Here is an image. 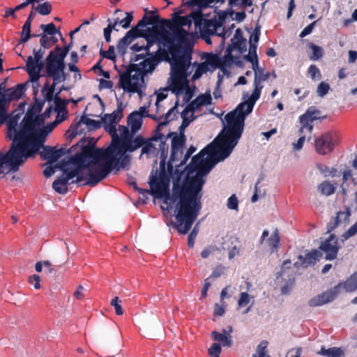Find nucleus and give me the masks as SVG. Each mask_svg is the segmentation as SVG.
Instances as JSON below:
<instances>
[{"label": "nucleus", "instance_id": "nucleus-1", "mask_svg": "<svg viewBox=\"0 0 357 357\" xmlns=\"http://www.w3.org/2000/svg\"><path fill=\"white\" fill-rule=\"evenodd\" d=\"M227 146L215 139L197 155L192 158L187 166V176L181 188L174 187L169 195V179L164 172L158 176H151L149 181L150 190H139L140 193L149 192L156 198H165L164 203L174 206L176 227L181 234H185L199 215L202 208V189L205 182L204 178L212 168L228 156H225Z\"/></svg>", "mask_w": 357, "mask_h": 357}, {"label": "nucleus", "instance_id": "nucleus-2", "mask_svg": "<svg viewBox=\"0 0 357 357\" xmlns=\"http://www.w3.org/2000/svg\"><path fill=\"white\" fill-rule=\"evenodd\" d=\"M40 107H33L24 115L18 125L20 117L16 115L7 121V136L13 140L6 153H0V176L18 171L19 167L30 157L38 153L52 132L54 124L61 123L67 118V111L60 109L54 123L44 127V117L39 115Z\"/></svg>", "mask_w": 357, "mask_h": 357}, {"label": "nucleus", "instance_id": "nucleus-3", "mask_svg": "<svg viewBox=\"0 0 357 357\" xmlns=\"http://www.w3.org/2000/svg\"><path fill=\"white\" fill-rule=\"evenodd\" d=\"M252 69L255 73L254 90L250 96L243 95L245 101L240 103L232 112L228 113L225 117L226 123L223 129L215 137V142L222 141L228 148L225 156H229L241 138L245 117L252 112L257 100L260 98L262 82L266 81L270 73H264L259 66V63H253Z\"/></svg>", "mask_w": 357, "mask_h": 357}, {"label": "nucleus", "instance_id": "nucleus-4", "mask_svg": "<svg viewBox=\"0 0 357 357\" xmlns=\"http://www.w3.org/2000/svg\"><path fill=\"white\" fill-rule=\"evenodd\" d=\"M201 20L202 15L197 12H194L190 15L179 17L176 24L171 28V31L162 29L149 36L145 49L149 50L154 43H156L158 47L157 52L162 47L164 51L171 56V59H181L185 54L190 59V52L183 47L188 44L191 38L189 31L192 23L194 22L195 29H197Z\"/></svg>", "mask_w": 357, "mask_h": 357}, {"label": "nucleus", "instance_id": "nucleus-5", "mask_svg": "<svg viewBox=\"0 0 357 357\" xmlns=\"http://www.w3.org/2000/svg\"><path fill=\"white\" fill-rule=\"evenodd\" d=\"M63 174L52 183L53 189L59 194H65L68 191V183L77 176V182L88 178L86 184L94 186L103 178L99 166L89 156L84 149L81 153L72 156L61 167Z\"/></svg>", "mask_w": 357, "mask_h": 357}, {"label": "nucleus", "instance_id": "nucleus-6", "mask_svg": "<svg viewBox=\"0 0 357 357\" xmlns=\"http://www.w3.org/2000/svg\"><path fill=\"white\" fill-rule=\"evenodd\" d=\"M189 56L185 54L181 59L170 60V77L167 81L171 91L177 98H181L183 102H188L193 96V92L189 86L188 70L190 68Z\"/></svg>", "mask_w": 357, "mask_h": 357}, {"label": "nucleus", "instance_id": "nucleus-7", "mask_svg": "<svg viewBox=\"0 0 357 357\" xmlns=\"http://www.w3.org/2000/svg\"><path fill=\"white\" fill-rule=\"evenodd\" d=\"M144 142L145 140L141 137L132 139L130 136L109 158L99 164L100 178H105L114 169L119 170L121 168H126L130 162L126 152H133L139 147L142 148Z\"/></svg>", "mask_w": 357, "mask_h": 357}, {"label": "nucleus", "instance_id": "nucleus-8", "mask_svg": "<svg viewBox=\"0 0 357 357\" xmlns=\"http://www.w3.org/2000/svg\"><path fill=\"white\" fill-rule=\"evenodd\" d=\"M142 64V67L140 68H132L120 73L118 82L119 87L125 92L137 93L140 97L144 74L151 73L158 65V61L155 59H147Z\"/></svg>", "mask_w": 357, "mask_h": 357}, {"label": "nucleus", "instance_id": "nucleus-9", "mask_svg": "<svg viewBox=\"0 0 357 357\" xmlns=\"http://www.w3.org/2000/svg\"><path fill=\"white\" fill-rule=\"evenodd\" d=\"M109 134L112 138V144L106 149H84L98 165L109 158L131 136L128 128L123 126H119L118 130L115 128V134Z\"/></svg>", "mask_w": 357, "mask_h": 357}, {"label": "nucleus", "instance_id": "nucleus-10", "mask_svg": "<svg viewBox=\"0 0 357 357\" xmlns=\"http://www.w3.org/2000/svg\"><path fill=\"white\" fill-rule=\"evenodd\" d=\"M64 69V61L58 57L56 52H50L46 58V73L48 77L53 79L54 84L65 81Z\"/></svg>", "mask_w": 357, "mask_h": 357}, {"label": "nucleus", "instance_id": "nucleus-11", "mask_svg": "<svg viewBox=\"0 0 357 357\" xmlns=\"http://www.w3.org/2000/svg\"><path fill=\"white\" fill-rule=\"evenodd\" d=\"M34 56H29L26 60V68L30 79L33 82V88L38 86V79L40 77V71L43 67L42 59L45 54V50L39 49L38 51L33 50Z\"/></svg>", "mask_w": 357, "mask_h": 357}, {"label": "nucleus", "instance_id": "nucleus-12", "mask_svg": "<svg viewBox=\"0 0 357 357\" xmlns=\"http://www.w3.org/2000/svg\"><path fill=\"white\" fill-rule=\"evenodd\" d=\"M225 14H222L215 17L213 19L207 20L202 16V20L197 26V29L199 30L202 35H216L218 36L219 34L223 33V24H225Z\"/></svg>", "mask_w": 357, "mask_h": 357}, {"label": "nucleus", "instance_id": "nucleus-13", "mask_svg": "<svg viewBox=\"0 0 357 357\" xmlns=\"http://www.w3.org/2000/svg\"><path fill=\"white\" fill-rule=\"evenodd\" d=\"M337 144V136L331 132H326L315 139L314 148L317 153L324 155L331 153Z\"/></svg>", "mask_w": 357, "mask_h": 357}, {"label": "nucleus", "instance_id": "nucleus-14", "mask_svg": "<svg viewBox=\"0 0 357 357\" xmlns=\"http://www.w3.org/2000/svg\"><path fill=\"white\" fill-rule=\"evenodd\" d=\"M295 270L291 267L290 260H285L282 266L280 271L278 273L277 281L278 283H284L281 291L282 294L287 293L288 286H291L294 282Z\"/></svg>", "mask_w": 357, "mask_h": 357}, {"label": "nucleus", "instance_id": "nucleus-15", "mask_svg": "<svg viewBox=\"0 0 357 357\" xmlns=\"http://www.w3.org/2000/svg\"><path fill=\"white\" fill-rule=\"evenodd\" d=\"M123 103L121 102H118L116 109H115L112 114H105L103 116L102 121L105 124V130L109 133L115 134L116 126L123 117Z\"/></svg>", "mask_w": 357, "mask_h": 357}, {"label": "nucleus", "instance_id": "nucleus-16", "mask_svg": "<svg viewBox=\"0 0 357 357\" xmlns=\"http://www.w3.org/2000/svg\"><path fill=\"white\" fill-rule=\"evenodd\" d=\"M319 248L325 252L326 260L335 259L339 251L337 237L334 234L330 235L326 240L321 243Z\"/></svg>", "mask_w": 357, "mask_h": 357}, {"label": "nucleus", "instance_id": "nucleus-17", "mask_svg": "<svg viewBox=\"0 0 357 357\" xmlns=\"http://www.w3.org/2000/svg\"><path fill=\"white\" fill-rule=\"evenodd\" d=\"M159 146L162 149V154L165 153V144L162 142L161 139L153 137L148 141L144 142V144L142 149L141 156L144 154L147 158L155 156L158 153V147Z\"/></svg>", "mask_w": 357, "mask_h": 357}, {"label": "nucleus", "instance_id": "nucleus-18", "mask_svg": "<svg viewBox=\"0 0 357 357\" xmlns=\"http://www.w3.org/2000/svg\"><path fill=\"white\" fill-rule=\"evenodd\" d=\"M339 294L338 287H334L328 291L312 298L309 301V305L312 307L321 306L333 301Z\"/></svg>", "mask_w": 357, "mask_h": 357}, {"label": "nucleus", "instance_id": "nucleus-19", "mask_svg": "<svg viewBox=\"0 0 357 357\" xmlns=\"http://www.w3.org/2000/svg\"><path fill=\"white\" fill-rule=\"evenodd\" d=\"M201 107H202V106L199 102H196V99H195L183 109L181 114L183 119L181 130L185 129L189 126L190 122L195 119L193 116L194 113L200 110Z\"/></svg>", "mask_w": 357, "mask_h": 357}, {"label": "nucleus", "instance_id": "nucleus-20", "mask_svg": "<svg viewBox=\"0 0 357 357\" xmlns=\"http://www.w3.org/2000/svg\"><path fill=\"white\" fill-rule=\"evenodd\" d=\"M226 0H199V4L202 7H213L218 4L224 3ZM229 5L231 7L236 6H250L252 5L251 0H228Z\"/></svg>", "mask_w": 357, "mask_h": 357}, {"label": "nucleus", "instance_id": "nucleus-21", "mask_svg": "<svg viewBox=\"0 0 357 357\" xmlns=\"http://www.w3.org/2000/svg\"><path fill=\"white\" fill-rule=\"evenodd\" d=\"M321 257V253L319 250H314L307 253L305 257L300 255L298 259L301 261V266L306 268L314 265L316 262L319 260Z\"/></svg>", "mask_w": 357, "mask_h": 357}, {"label": "nucleus", "instance_id": "nucleus-22", "mask_svg": "<svg viewBox=\"0 0 357 357\" xmlns=\"http://www.w3.org/2000/svg\"><path fill=\"white\" fill-rule=\"evenodd\" d=\"M138 36V30L132 28L128 31L124 37L119 42L117 49L119 51L124 52L126 47L132 43V41Z\"/></svg>", "mask_w": 357, "mask_h": 357}, {"label": "nucleus", "instance_id": "nucleus-23", "mask_svg": "<svg viewBox=\"0 0 357 357\" xmlns=\"http://www.w3.org/2000/svg\"><path fill=\"white\" fill-rule=\"evenodd\" d=\"M62 155V149H56L52 146H44L40 153L41 157L50 162H56Z\"/></svg>", "mask_w": 357, "mask_h": 357}, {"label": "nucleus", "instance_id": "nucleus-24", "mask_svg": "<svg viewBox=\"0 0 357 357\" xmlns=\"http://www.w3.org/2000/svg\"><path fill=\"white\" fill-rule=\"evenodd\" d=\"M180 130V136L174 137L172 139V153L171 158H174L175 155L178 154L181 152L182 148L185 142V137L183 132L185 129Z\"/></svg>", "mask_w": 357, "mask_h": 357}, {"label": "nucleus", "instance_id": "nucleus-25", "mask_svg": "<svg viewBox=\"0 0 357 357\" xmlns=\"http://www.w3.org/2000/svg\"><path fill=\"white\" fill-rule=\"evenodd\" d=\"M335 287H338V292L340 289H344L347 292H353L357 289V271L354 273L344 282H340Z\"/></svg>", "mask_w": 357, "mask_h": 357}, {"label": "nucleus", "instance_id": "nucleus-26", "mask_svg": "<svg viewBox=\"0 0 357 357\" xmlns=\"http://www.w3.org/2000/svg\"><path fill=\"white\" fill-rule=\"evenodd\" d=\"M231 332V327H229V331L223 330L222 333L213 331L212 337L215 341L222 344L223 346H230L231 344V337L229 333Z\"/></svg>", "mask_w": 357, "mask_h": 357}, {"label": "nucleus", "instance_id": "nucleus-27", "mask_svg": "<svg viewBox=\"0 0 357 357\" xmlns=\"http://www.w3.org/2000/svg\"><path fill=\"white\" fill-rule=\"evenodd\" d=\"M128 123L130 127L132 135L135 134L142 127V119L141 114L137 112H132L128 118Z\"/></svg>", "mask_w": 357, "mask_h": 357}, {"label": "nucleus", "instance_id": "nucleus-28", "mask_svg": "<svg viewBox=\"0 0 357 357\" xmlns=\"http://www.w3.org/2000/svg\"><path fill=\"white\" fill-rule=\"evenodd\" d=\"M317 190L321 195L328 197L335 193L336 187L331 181L326 180L319 183L317 187Z\"/></svg>", "mask_w": 357, "mask_h": 357}, {"label": "nucleus", "instance_id": "nucleus-29", "mask_svg": "<svg viewBox=\"0 0 357 357\" xmlns=\"http://www.w3.org/2000/svg\"><path fill=\"white\" fill-rule=\"evenodd\" d=\"M191 59H190V61ZM190 68L188 70V76L192 73V72L195 70V73L192 75V79L193 80H195L197 79H199L204 73H206L208 70V65L206 63H202L201 64L196 65L195 63L194 65H191V62L190 61Z\"/></svg>", "mask_w": 357, "mask_h": 357}, {"label": "nucleus", "instance_id": "nucleus-30", "mask_svg": "<svg viewBox=\"0 0 357 357\" xmlns=\"http://www.w3.org/2000/svg\"><path fill=\"white\" fill-rule=\"evenodd\" d=\"M317 354L326 357H342L344 356V352L340 347H332L326 349L322 347L321 350L317 351Z\"/></svg>", "mask_w": 357, "mask_h": 357}, {"label": "nucleus", "instance_id": "nucleus-31", "mask_svg": "<svg viewBox=\"0 0 357 357\" xmlns=\"http://www.w3.org/2000/svg\"><path fill=\"white\" fill-rule=\"evenodd\" d=\"M320 114L321 112L319 109H316L314 107H310L305 113L300 117L302 118V121H305L308 123H312L314 121L320 119Z\"/></svg>", "mask_w": 357, "mask_h": 357}, {"label": "nucleus", "instance_id": "nucleus-32", "mask_svg": "<svg viewBox=\"0 0 357 357\" xmlns=\"http://www.w3.org/2000/svg\"><path fill=\"white\" fill-rule=\"evenodd\" d=\"M280 236L278 229H275L271 236L266 240V243L271 252H274L278 250L280 247Z\"/></svg>", "mask_w": 357, "mask_h": 357}, {"label": "nucleus", "instance_id": "nucleus-33", "mask_svg": "<svg viewBox=\"0 0 357 357\" xmlns=\"http://www.w3.org/2000/svg\"><path fill=\"white\" fill-rule=\"evenodd\" d=\"M350 216V211L347 209L345 211H340L337 213L333 222L329 223L331 229H334L339 224L347 223L349 221Z\"/></svg>", "mask_w": 357, "mask_h": 357}, {"label": "nucleus", "instance_id": "nucleus-34", "mask_svg": "<svg viewBox=\"0 0 357 357\" xmlns=\"http://www.w3.org/2000/svg\"><path fill=\"white\" fill-rule=\"evenodd\" d=\"M169 91H171V87L169 86V84H168V86L161 88L155 92L156 102L155 105L157 108V112L159 113L160 102H161L167 97Z\"/></svg>", "mask_w": 357, "mask_h": 357}, {"label": "nucleus", "instance_id": "nucleus-35", "mask_svg": "<svg viewBox=\"0 0 357 357\" xmlns=\"http://www.w3.org/2000/svg\"><path fill=\"white\" fill-rule=\"evenodd\" d=\"M309 47L312 50V54L310 56L311 61H317L323 56L324 50L321 47L313 43L309 44Z\"/></svg>", "mask_w": 357, "mask_h": 357}, {"label": "nucleus", "instance_id": "nucleus-36", "mask_svg": "<svg viewBox=\"0 0 357 357\" xmlns=\"http://www.w3.org/2000/svg\"><path fill=\"white\" fill-rule=\"evenodd\" d=\"M31 24L29 20H26L22 26L20 42L24 43L32 36L31 35Z\"/></svg>", "mask_w": 357, "mask_h": 357}, {"label": "nucleus", "instance_id": "nucleus-37", "mask_svg": "<svg viewBox=\"0 0 357 357\" xmlns=\"http://www.w3.org/2000/svg\"><path fill=\"white\" fill-rule=\"evenodd\" d=\"M36 36L40 37V45L43 47L46 48V49L50 48L52 43H55L57 41L56 38L54 39L53 37H48L45 33H43L40 35H36V34L33 35V37H36Z\"/></svg>", "mask_w": 357, "mask_h": 357}, {"label": "nucleus", "instance_id": "nucleus-38", "mask_svg": "<svg viewBox=\"0 0 357 357\" xmlns=\"http://www.w3.org/2000/svg\"><path fill=\"white\" fill-rule=\"evenodd\" d=\"M231 43H232V45L236 48H240L241 45L243 43H244L242 31L240 29H236L235 30L234 36L231 38Z\"/></svg>", "mask_w": 357, "mask_h": 357}, {"label": "nucleus", "instance_id": "nucleus-39", "mask_svg": "<svg viewBox=\"0 0 357 357\" xmlns=\"http://www.w3.org/2000/svg\"><path fill=\"white\" fill-rule=\"evenodd\" d=\"M226 268L222 265H218L213 268L211 274L208 277L211 281H213L225 274Z\"/></svg>", "mask_w": 357, "mask_h": 357}, {"label": "nucleus", "instance_id": "nucleus-40", "mask_svg": "<svg viewBox=\"0 0 357 357\" xmlns=\"http://www.w3.org/2000/svg\"><path fill=\"white\" fill-rule=\"evenodd\" d=\"M54 84L53 83V85L50 86L48 83H46L45 86L43 87L42 90V93L43 94L44 98L47 101H52L53 99V95H54Z\"/></svg>", "mask_w": 357, "mask_h": 357}, {"label": "nucleus", "instance_id": "nucleus-41", "mask_svg": "<svg viewBox=\"0 0 357 357\" xmlns=\"http://www.w3.org/2000/svg\"><path fill=\"white\" fill-rule=\"evenodd\" d=\"M252 297L247 292H241L238 300V308L248 305L252 300Z\"/></svg>", "mask_w": 357, "mask_h": 357}, {"label": "nucleus", "instance_id": "nucleus-42", "mask_svg": "<svg viewBox=\"0 0 357 357\" xmlns=\"http://www.w3.org/2000/svg\"><path fill=\"white\" fill-rule=\"evenodd\" d=\"M177 104V102H176ZM178 113V110L176 109V105H175L173 107H172L169 111L166 113L165 116L164 121L161 122L160 125L163 126L167 124L168 122L172 121Z\"/></svg>", "mask_w": 357, "mask_h": 357}, {"label": "nucleus", "instance_id": "nucleus-43", "mask_svg": "<svg viewBox=\"0 0 357 357\" xmlns=\"http://www.w3.org/2000/svg\"><path fill=\"white\" fill-rule=\"evenodd\" d=\"M257 45L255 44H250L249 47V54L247 56L248 59L253 63H258L257 56Z\"/></svg>", "mask_w": 357, "mask_h": 357}, {"label": "nucleus", "instance_id": "nucleus-44", "mask_svg": "<svg viewBox=\"0 0 357 357\" xmlns=\"http://www.w3.org/2000/svg\"><path fill=\"white\" fill-rule=\"evenodd\" d=\"M211 100L212 98L209 92L200 95L196 98V102H199L202 107L210 105L211 103Z\"/></svg>", "mask_w": 357, "mask_h": 357}, {"label": "nucleus", "instance_id": "nucleus-45", "mask_svg": "<svg viewBox=\"0 0 357 357\" xmlns=\"http://www.w3.org/2000/svg\"><path fill=\"white\" fill-rule=\"evenodd\" d=\"M268 344V342L266 340L261 342L258 344L256 350V355H257L258 357H266Z\"/></svg>", "mask_w": 357, "mask_h": 357}, {"label": "nucleus", "instance_id": "nucleus-46", "mask_svg": "<svg viewBox=\"0 0 357 357\" xmlns=\"http://www.w3.org/2000/svg\"><path fill=\"white\" fill-rule=\"evenodd\" d=\"M36 10L43 15H46L50 13L52 10V6L49 2H45L40 4L37 8Z\"/></svg>", "mask_w": 357, "mask_h": 357}, {"label": "nucleus", "instance_id": "nucleus-47", "mask_svg": "<svg viewBox=\"0 0 357 357\" xmlns=\"http://www.w3.org/2000/svg\"><path fill=\"white\" fill-rule=\"evenodd\" d=\"M330 89V86L325 82H321L317 89V92L319 96L324 97L326 96Z\"/></svg>", "mask_w": 357, "mask_h": 357}, {"label": "nucleus", "instance_id": "nucleus-48", "mask_svg": "<svg viewBox=\"0 0 357 357\" xmlns=\"http://www.w3.org/2000/svg\"><path fill=\"white\" fill-rule=\"evenodd\" d=\"M121 301L119 300V297H114L111 301V305L114 307L115 312L117 315H122L123 310L121 305Z\"/></svg>", "mask_w": 357, "mask_h": 357}, {"label": "nucleus", "instance_id": "nucleus-49", "mask_svg": "<svg viewBox=\"0 0 357 357\" xmlns=\"http://www.w3.org/2000/svg\"><path fill=\"white\" fill-rule=\"evenodd\" d=\"M227 208L231 210H238V200L235 195H232L227 200Z\"/></svg>", "mask_w": 357, "mask_h": 357}, {"label": "nucleus", "instance_id": "nucleus-50", "mask_svg": "<svg viewBox=\"0 0 357 357\" xmlns=\"http://www.w3.org/2000/svg\"><path fill=\"white\" fill-rule=\"evenodd\" d=\"M227 303L225 301L220 302V304L215 303L214 305V315L215 316H222L225 312V308Z\"/></svg>", "mask_w": 357, "mask_h": 357}, {"label": "nucleus", "instance_id": "nucleus-51", "mask_svg": "<svg viewBox=\"0 0 357 357\" xmlns=\"http://www.w3.org/2000/svg\"><path fill=\"white\" fill-rule=\"evenodd\" d=\"M222 62V65L225 66H230L233 63L234 59L231 55V50L229 47L227 49Z\"/></svg>", "mask_w": 357, "mask_h": 357}, {"label": "nucleus", "instance_id": "nucleus-52", "mask_svg": "<svg viewBox=\"0 0 357 357\" xmlns=\"http://www.w3.org/2000/svg\"><path fill=\"white\" fill-rule=\"evenodd\" d=\"M198 231H199V227H198V225L197 224L188 236V244L190 248H193L195 241L197 238Z\"/></svg>", "mask_w": 357, "mask_h": 357}, {"label": "nucleus", "instance_id": "nucleus-53", "mask_svg": "<svg viewBox=\"0 0 357 357\" xmlns=\"http://www.w3.org/2000/svg\"><path fill=\"white\" fill-rule=\"evenodd\" d=\"M357 233V221L344 234H342V241H346Z\"/></svg>", "mask_w": 357, "mask_h": 357}, {"label": "nucleus", "instance_id": "nucleus-54", "mask_svg": "<svg viewBox=\"0 0 357 357\" xmlns=\"http://www.w3.org/2000/svg\"><path fill=\"white\" fill-rule=\"evenodd\" d=\"M221 351V347L218 343H213L208 349V352L211 357H219Z\"/></svg>", "mask_w": 357, "mask_h": 357}, {"label": "nucleus", "instance_id": "nucleus-55", "mask_svg": "<svg viewBox=\"0 0 357 357\" xmlns=\"http://www.w3.org/2000/svg\"><path fill=\"white\" fill-rule=\"evenodd\" d=\"M126 17H124L123 19H122L119 21V24L121 25V26L123 29L129 28L130 26L131 22L133 20V16H132V13H126Z\"/></svg>", "mask_w": 357, "mask_h": 357}, {"label": "nucleus", "instance_id": "nucleus-56", "mask_svg": "<svg viewBox=\"0 0 357 357\" xmlns=\"http://www.w3.org/2000/svg\"><path fill=\"white\" fill-rule=\"evenodd\" d=\"M308 73L312 79H320L321 73L315 65H310L308 68Z\"/></svg>", "mask_w": 357, "mask_h": 357}, {"label": "nucleus", "instance_id": "nucleus-57", "mask_svg": "<svg viewBox=\"0 0 357 357\" xmlns=\"http://www.w3.org/2000/svg\"><path fill=\"white\" fill-rule=\"evenodd\" d=\"M40 29L43 31V33H47L49 35H54L56 33V27L53 23H50L48 24H41Z\"/></svg>", "mask_w": 357, "mask_h": 357}, {"label": "nucleus", "instance_id": "nucleus-58", "mask_svg": "<svg viewBox=\"0 0 357 357\" xmlns=\"http://www.w3.org/2000/svg\"><path fill=\"white\" fill-rule=\"evenodd\" d=\"M299 121L301 124V127L299 129V133L303 134L305 130H307L310 133L312 132L314 126L312 123H308L305 121H302V118L299 117Z\"/></svg>", "mask_w": 357, "mask_h": 357}, {"label": "nucleus", "instance_id": "nucleus-59", "mask_svg": "<svg viewBox=\"0 0 357 357\" xmlns=\"http://www.w3.org/2000/svg\"><path fill=\"white\" fill-rule=\"evenodd\" d=\"M69 48H70V45L68 46L65 47L63 50H61V47L56 46L55 47V49L54 50H52V52H56V56H58V57L61 58V59H63L64 61L65 57L66 56V55L68 54V53L69 52Z\"/></svg>", "mask_w": 357, "mask_h": 357}, {"label": "nucleus", "instance_id": "nucleus-60", "mask_svg": "<svg viewBox=\"0 0 357 357\" xmlns=\"http://www.w3.org/2000/svg\"><path fill=\"white\" fill-rule=\"evenodd\" d=\"M29 282L30 284H33L34 288L38 289L40 288V278L38 275H33L29 277Z\"/></svg>", "mask_w": 357, "mask_h": 357}, {"label": "nucleus", "instance_id": "nucleus-61", "mask_svg": "<svg viewBox=\"0 0 357 357\" xmlns=\"http://www.w3.org/2000/svg\"><path fill=\"white\" fill-rule=\"evenodd\" d=\"M211 282H212V281L210 279H208V278L204 280V286H203V287L202 289V291H201V297L202 298H204L206 297L207 291H208V289L210 288V287L211 286Z\"/></svg>", "mask_w": 357, "mask_h": 357}, {"label": "nucleus", "instance_id": "nucleus-62", "mask_svg": "<svg viewBox=\"0 0 357 357\" xmlns=\"http://www.w3.org/2000/svg\"><path fill=\"white\" fill-rule=\"evenodd\" d=\"M305 141V137L301 136L298 139L292 144L293 149L296 151H299L303 149L304 142Z\"/></svg>", "mask_w": 357, "mask_h": 357}, {"label": "nucleus", "instance_id": "nucleus-63", "mask_svg": "<svg viewBox=\"0 0 357 357\" xmlns=\"http://www.w3.org/2000/svg\"><path fill=\"white\" fill-rule=\"evenodd\" d=\"M114 29V26H112V23L109 22L108 26L104 29V37L107 42H110L111 40V33Z\"/></svg>", "mask_w": 357, "mask_h": 357}, {"label": "nucleus", "instance_id": "nucleus-64", "mask_svg": "<svg viewBox=\"0 0 357 357\" xmlns=\"http://www.w3.org/2000/svg\"><path fill=\"white\" fill-rule=\"evenodd\" d=\"M316 24V22H312L310 24L307 26L300 33V37L303 38L312 33V29Z\"/></svg>", "mask_w": 357, "mask_h": 357}]
</instances>
